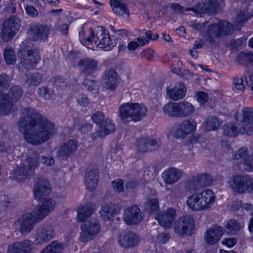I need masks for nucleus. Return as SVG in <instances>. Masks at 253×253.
Instances as JSON below:
<instances>
[{
  "instance_id": "48",
  "label": "nucleus",
  "mask_w": 253,
  "mask_h": 253,
  "mask_svg": "<svg viewBox=\"0 0 253 253\" xmlns=\"http://www.w3.org/2000/svg\"><path fill=\"white\" fill-rule=\"evenodd\" d=\"M145 210L148 213L151 214L159 209V201L157 199H152L147 201L144 205Z\"/></svg>"
},
{
  "instance_id": "2",
  "label": "nucleus",
  "mask_w": 253,
  "mask_h": 253,
  "mask_svg": "<svg viewBox=\"0 0 253 253\" xmlns=\"http://www.w3.org/2000/svg\"><path fill=\"white\" fill-rule=\"evenodd\" d=\"M79 36L83 44L88 45L94 42L98 48L106 50H109L116 44L115 41L113 42L109 31L103 27L98 28L96 37L92 28H89V36L87 38L84 37L83 31L79 32Z\"/></svg>"
},
{
  "instance_id": "64",
  "label": "nucleus",
  "mask_w": 253,
  "mask_h": 253,
  "mask_svg": "<svg viewBox=\"0 0 253 253\" xmlns=\"http://www.w3.org/2000/svg\"><path fill=\"white\" fill-rule=\"evenodd\" d=\"M222 243L228 247L232 248L237 243V240L234 238H225L222 240Z\"/></svg>"
},
{
  "instance_id": "5",
  "label": "nucleus",
  "mask_w": 253,
  "mask_h": 253,
  "mask_svg": "<svg viewBox=\"0 0 253 253\" xmlns=\"http://www.w3.org/2000/svg\"><path fill=\"white\" fill-rule=\"evenodd\" d=\"M39 157L38 152L33 150H29L26 159L13 171L14 175L15 177L20 176L21 179L33 176L35 169L38 167Z\"/></svg>"
},
{
  "instance_id": "57",
  "label": "nucleus",
  "mask_w": 253,
  "mask_h": 253,
  "mask_svg": "<svg viewBox=\"0 0 253 253\" xmlns=\"http://www.w3.org/2000/svg\"><path fill=\"white\" fill-rule=\"evenodd\" d=\"M12 206L13 204L9 198L5 196H3L1 198L0 210H5L6 208H10Z\"/></svg>"
},
{
  "instance_id": "43",
  "label": "nucleus",
  "mask_w": 253,
  "mask_h": 253,
  "mask_svg": "<svg viewBox=\"0 0 253 253\" xmlns=\"http://www.w3.org/2000/svg\"><path fill=\"white\" fill-rule=\"evenodd\" d=\"M178 103L169 102L163 107L164 113L169 116L178 118Z\"/></svg>"
},
{
  "instance_id": "22",
  "label": "nucleus",
  "mask_w": 253,
  "mask_h": 253,
  "mask_svg": "<svg viewBox=\"0 0 253 253\" xmlns=\"http://www.w3.org/2000/svg\"><path fill=\"white\" fill-rule=\"evenodd\" d=\"M176 215L175 210L173 208H169L160 212L156 218L161 226L169 228L172 225Z\"/></svg>"
},
{
  "instance_id": "33",
  "label": "nucleus",
  "mask_w": 253,
  "mask_h": 253,
  "mask_svg": "<svg viewBox=\"0 0 253 253\" xmlns=\"http://www.w3.org/2000/svg\"><path fill=\"white\" fill-rule=\"evenodd\" d=\"M95 209V205L92 203L81 206L77 210V218L78 221L83 222L86 218L89 217Z\"/></svg>"
},
{
  "instance_id": "47",
  "label": "nucleus",
  "mask_w": 253,
  "mask_h": 253,
  "mask_svg": "<svg viewBox=\"0 0 253 253\" xmlns=\"http://www.w3.org/2000/svg\"><path fill=\"white\" fill-rule=\"evenodd\" d=\"M23 94V89L19 85H14L11 87L9 93L7 94L10 98L14 102L18 101Z\"/></svg>"
},
{
  "instance_id": "38",
  "label": "nucleus",
  "mask_w": 253,
  "mask_h": 253,
  "mask_svg": "<svg viewBox=\"0 0 253 253\" xmlns=\"http://www.w3.org/2000/svg\"><path fill=\"white\" fill-rule=\"evenodd\" d=\"M65 247V243L54 241L43 248L40 253H63Z\"/></svg>"
},
{
  "instance_id": "61",
  "label": "nucleus",
  "mask_w": 253,
  "mask_h": 253,
  "mask_svg": "<svg viewBox=\"0 0 253 253\" xmlns=\"http://www.w3.org/2000/svg\"><path fill=\"white\" fill-rule=\"evenodd\" d=\"M42 163L45 166H51L54 164V158L50 157L42 156L41 158Z\"/></svg>"
},
{
  "instance_id": "35",
  "label": "nucleus",
  "mask_w": 253,
  "mask_h": 253,
  "mask_svg": "<svg viewBox=\"0 0 253 253\" xmlns=\"http://www.w3.org/2000/svg\"><path fill=\"white\" fill-rule=\"evenodd\" d=\"M250 158L248 149L246 147H242L238 151L233 152L232 159L234 161V163L243 164L245 167H246L247 162L249 161Z\"/></svg>"
},
{
  "instance_id": "60",
  "label": "nucleus",
  "mask_w": 253,
  "mask_h": 253,
  "mask_svg": "<svg viewBox=\"0 0 253 253\" xmlns=\"http://www.w3.org/2000/svg\"><path fill=\"white\" fill-rule=\"evenodd\" d=\"M78 104L82 107H86L88 104L87 96L84 94H79L77 98Z\"/></svg>"
},
{
  "instance_id": "30",
  "label": "nucleus",
  "mask_w": 253,
  "mask_h": 253,
  "mask_svg": "<svg viewBox=\"0 0 253 253\" xmlns=\"http://www.w3.org/2000/svg\"><path fill=\"white\" fill-rule=\"evenodd\" d=\"M78 145L77 140H69L60 145L58 150V155L60 157L69 156L77 150Z\"/></svg>"
},
{
  "instance_id": "55",
  "label": "nucleus",
  "mask_w": 253,
  "mask_h": 253,
  "mask_svg": "<svg viewBox=\"0 0 253 253\" xmlns=\"http://www.w3.org/2000/svg\"><path fill=\"white\" fill-rule=\"evenodd\" d=\"M244 78L246 85L253 91V70L248 71L244 74Z\"/></svg>"
},
{
  "instance_id": "13",
  "label": "nucleus",
  "mask_w": 253,
  "mask_h": 253,
  "mask_svg": "<svg viewBox=\"0 0 253 253\" xmlns=\"http://www.w3.org/2000/svg\"><path fill=\"white\" fill-rule=\"evenodd\" d=\"M208 33L216 38L221 37L230 35L233 31V26L228 21L219 22L218 25L215 24L208 26Z\"/></svg>"
},
{
  "instance_id": "36",
  "label": "nucleus",
  "mask_w": 253,
  "mask_h": 253,
  "mask_svg": "<svg viewBox=\"0 0 253 253\" xmlns=\"http://www.w3.org/2000/svg\"><path fill=\"white\" fill-rule=\"evenodd\" d=\"M119 208L114 204L110 203L102 206L100 211V216L104 220H109L113 214H118L119 212Z\"/></svg>"
},
{
  "instance_id": "12",
  "label": "nucleus",
  "mask_w": 253,
  "mask_h": 253,
  "mask_svg": "<svg viewBox=\"0 0 253 253\" xmlns=\"http://www.w3.org/2000/svg\"><path fill=\"white\" fill-rule=\"evenodd\" d=\"M56 232L54 227L49 224L43 225L38 227L35 235V244L42 245L48 243L55 236Z\"/></svg>"
},
{
  "instance_id": "14",
  "label": "nucleus",
  "mask_w": 253,
  "mask_h": 253,
  "mask_svg": "<svg viewBox=\"0 0 253 253\" xmlns=\"http://www.w3.org/2000/svg\"><path fill=\"white\" fill-rule=\"evenodd\" d=\"M212 178L207 173L198 175L190 179L186 183V187L189 191H195L211 185Z\"/></svg>"
},
{
  "instance_id": "29",
  "label": "nucleus",
  "mask_w": 253,
  "mask_h": 253,
  "mask_svg": "<svg viewBox=\"0 0 253 253\" xmlns=\"http://www.w3.org/2000/svg\"><path fill=\"white\" fill-rule=\"evenodd\" d=\"M187 92L185 85L182 83H177L171 88H167V95L172 100H178L184 97Z\"/></svg>"
},
{
  "instance_id": "6",
  "label": "nucleus",
  "mask_w": 253,
  "mask_h": 253,
  "mask_svg": "<svg viewBox=\"0 0 253 253\" xmlns=\"http://www.w3.org/2000/svg\"><path fill=\"white\" fill-rule=\"evenodd\" d=\"M21 20L17 16L12 15L5 19L0 25V42L11 41L19 30Z\"/></svg>"
},
{
  "instance_id": "44",
  "label": "nucleus",
  "mask_w": 253,
  "mask_h": 253,
  "mask_svg": "<svg viewBox=\"0 0 253 253\" xmlns=\"http://www.w3.org/2000/svg\"><path fill=\"white\" fill-rule=\"evenodd\" d=\"M42 81V75L38 72H36L27 75L25 83L27 87H30L39 85Z\"/></svg>"
},
{
  "instance_id": "20",
  "label": "nucleus",
  "mask_w": 253,
  "mask_h": 253,
  "mask_svg": "<svg viewBox=\"0 0 253 253\" xmlns=\"http://www.w3.org/2000/svg\"><path fill=\"white\" fill-rule=\"evenodd\" d=\"M224 135L235 137L238 133L251 135L253 134V126H243L238 130L236 125L233 123L224 124L221 127Z\"/></svg>"
},
{
  "instance_id": "62",
  "label": "nucleus",
  "mask_w": 253,
  "mask_h": 253,
  "mask_svg": "<svg viewBox=\"0 0 253 253\" xmlns=\"http://www.w3.org/2000/svg\"><path fill=\"white\" fill-rule=\"evenodd\" d=\"M208 95L204 92L200 91L197 93V100L201 104H205L208 99Z\"/></svg>"
},
{
  "instance_id": "50",
  "label": "nucleus",
  "mask_w": 253,
  "mask_h": 253,
  "mask_svg": "<svg viewBox=\"0 0 253 253\" xmlns=\"http://www.w3.org/2000/svg\"><path fill=\"white\" fill-rule=\"evenodd\" d=\"M83 85L85 89L90 91L98 89V86L96 84V82L93 80L88 78L84 79L83 82Z\"/></svg>"
},
{
  "instance_id": "53",
  "label": "nucleus",
  "mask_w": 253,
  "mask_h": 253,
  "mask_svg": "<svg viewBox=\"0 0 253 253\" xmlns=\"http://www.w3.org/2000/svg\"><path fill=\"white\" fill-rule=\"evenodd\" d=\"M92 121L99 126L106 120L104 113L100 111H96L91 116Z\"/></svg>"
},
{
  "instance_id": "15",
  "label": "nucleus",
  "mask_w": 253,
  "mask_h": 253,
  "mask_svg": "<svg viewBox=\"0 0 253 253\" xmlns=\"http://www.w3.org/2000/svg\"><path fill=\"white\" fill-rule=\"evenodd\" d=\"M144 217L143 213L136 205L130 206L125 209L123 219L128 225H134L140 223Z\"/></svg>"
},
{
  "instance_id": "25",
  "label": "nucleus",
  "mask_w": 253,
  "mask_h": 253,
  "mask_svg": "<svg viewBox=\"0 0 253 253\" xmlns=\"http://www.w3.org/2000/svg\"><path fill=\"white\" fill-rule=\"evenodd\" d=\"M118 76L117 72L113 69H109L103 76L102 86L106 90L114 91L118 84Z\"/></svg>"
},
{
  "instance_id": "17",
  "label": "nucleus",
  "mask_w": 253,
  "mask_h": 253,
  "mask_svg": "<svg viewBox=\"0 0 253 253\" xmlns=\"http://www.w3.org/2000/svg\"><path fill=\"white\" fill-rule=\"evenodd\" d=\"M77 67L80 73L85 76L92 75L98 69V62L90 58H84L79 60Z\"/></svg>"
},
{
  "instance_id": "34",
  "label": "nucleus",
  "mask_w": 253,
  "mask_h": 253,
  "mask_svg": "<svg viewBox=\"0 0 253 253\" xmlns=\"http://www.w3.org/2000/svg\"><path fill=\"white\" fill-rule=\"evenodd\" d=\"M85 180L86 188L89 191H93L98 185V170L92 169L87 171L85 174Z\"/></svg>"
},
{
  "instance_id": "26",
  "label": "nucleus",
  "mask_w": 253,
  "mask_h": 253,
  "mask_svg": "<svg viewBox=\"0 0 253 253\" xmlns=\"http://www.w3.org/2000/svg\"><path fill=\"white\" fill-rule=\"evenodd\" d=\"M139 240L138 235L130 231L124 232L119 236V244L122 247L126 248L136 246Z\"/></svg>"
},
{
  "instance_id": "63",
  "label": "nucleus",
  "mask_w": 253,
  "mask_h": 253,
  "mask_svg": "<svg viewBox=\"0 0 253 253\" xmlns=\"http://www.w3.org/2000/svg\"><path fill=\"white\" fill-rule=\"evenodd\" d=\"M27 14L32 17H36L38 15V10L33 6L28 5L25 7Z\"/></svg>"
},
{
  "instance_id": "7",
  "label": "nucleus",
  "mask_w": 253,
  "mask_h": 253,
  "mask_svg": "<svg viewBox=\"0 0 253 253\" xmlns=\"http://www.w3.org/2000/svg\"><path fill=\"white\" fill-rule=\"evenodd\" d=\"M49 34L50 29L48 26L37 22L31 23L27 31L29 40L33 42H42L46 41Z\"/></svg>"
},
{
  "instance_id": "27",
  "label": "nucleus",
  "mask_w": 253,
  "mask_h": 253,
  "mask_svg": "<svg viewBox=\"0 0 253 253\" xmlns=\"http://www.w3.org/2000/svg\"><path fill=\"white\" fill-rule=\"evenodd\" d=\"M33 242L26 239L16 242L8 246L7 253H30Z\"/></svg>"
},
{
  "instance_id": "54",
  "label": "nucleus",
  "mask_w": 253,
  "mask_h": 253,
  "mask_svg": "<svg viewBox=\"0 0 253 253\" xmlns=\"http://www.w3.org/2000/svg\"><path fill=\"white\" fill-rule=\"evenodd\" d=\"M233 84L236 89L242 91L245 89V85L242 76H237L233 79Z\"/></svg>"
},
{
  "instance_id": "19",
  "label": "nucleus",
  "mask_w": 253,
  "mask_h": 253,
  "mask_svg": "<svg viewBox=\"0 0 253 253\" xmlns=\"http://www.w3.org/2000/svg\"><path fill=\"white\" fill-rule=\"evenodd\" d=\"M115 129L116 126L114 123L111 119L107 118L99 126L96 131L91 134V138L93 140H96L99 137H104L114 133Z\"/></svg>"
},
{
  "instance_id": "41",
  "label": "nucleus",
  "mask_w": 253,
  "mask_h": 253,
  "mask_svg": "<svg viewBox=\"0 0 253 253\" xmlns=\"http://www.w3.org/2000/svg\"><path fill=\"white\" fill-rule=\"evenodd\" d=\"M110 5L116 14L121 16L126 14L128 16H129L128 10L126 5L118 0H111Z\"/></svg>"
},
{
  "instance_id": "56",
  "label": "nucleus",
  "mask_w": 253,
  "mask_h": 253,
  "mask_svg": "<svg viewBox=\"0 0 253 253\" xmlns=\"http://www.w3.org/2000/svg\"><path fill=\"white\" fill-rule=\"evenodd\" d=\"M38 94L39 96L43 97L45 100H49L50 98V93L47 87L42 86L38 88Z\"/></svg>"
},
{
  "instance_id": "32",
  "label": "nucleus",
  "mask_w": 253,
  "mask_h": 253,
  "mask_svg": "<svg viewBox=\"0 0 253 253\" xmlns=\"http://www.w3.org/2000/svg\"><path fill=\"white\" fill-rule=\"evenodd\" d=\"M182 172L174 168H169L165 170L162 177L166 183L172 184L177 182L182 176Z\"/></svg>"
},
{
  "instance_id": "16",
  "label": "nucleus",
  "mask_w": 253,
  "mask_h": 253,
  "mask_svg": "<svg viewBox=\"0 0 253 253\" xmlns=\"http://www.w3.org/2000/svg\"><path fill=\"white\" fill-rule=\"evenodd\" d=\"M35 185L33 191L35 199L40 200L42 197L49 194L51 192L49 181L42 176H38L35 178Z\"/></svg>"
},
{
  "instance_id": "49",
  "label": "nucleus",
  "mask_w": 253,
  "mask_h": 253,
  "mask_svg": "<svg viewBox=\"0 0 253 253\" xmlns=\"http://www.w3.org/2000/svg\"><path fill=\"white\" fill-rule=\"evenodd\" d=\"M220 125L218 119L215 116L209 117L206 122V128L208 130H214L216 129Z\"/></svg>"
},
{
  "instance_id": "10",
  "label": "nucleus",
  "mask_w": 253,
  "mask_h": 253,
  "mask_svg": "<svg viewBox=\"0 0 253 253\" xmlns=\"http://www.w3.org/2000/svg\"><path fill=\"white\" fill-rule=\"evenodd\" d=\"M195 228V220L190 214L181 216L174 226L175 232L179 236H191Z\"/></svg>"
},
{
  "instance_id": "37",
  "label": "nucleus",
  "mask_w": 253,
  "mask_h": 253,
  "mask_svg": "<svg viewBox=\"0 0 253 253\" xmlns=\"http://www.w3.org/2000/svg\"><path fill=\"white\" fill-rule=\"evenodd\" d=\"M13 103L8 95L0 94V112L2 115H6L11 111Z\"/></svg>"
},
{
  "instance_id": "46",
  "label": "nucleus",
  "mask_w": 253,
  "mask_h": 253,
  "mask_svg": "<svg viewBox=\"0 0 253 253\" xmlns=\"http://www.w3.org/2000/svg\"><path fill=\"white\" fill-rule=\"evenodd\" d=\"M5 62L8 64H13L16 60V57L14 49L10 46L6 47L3 52Z\"/></svg>"
},
{
  "instance_id": "24",
  "label": "nucleus",
  "mask_w": 253,
  "mask_h": 253,
  "mask_svg": "<svg viewBox=\"0 0 253 253\" xmlns=\"http://www.w3.org/2000/svg\"><path fill=\"white\" fill-rule=\"evenodd\" d=\"M160 146V140L149 137L141 138L137 140V149L141 153L156 150Z\"/></svg>"
},
{
  "instance_id": "8",
  "label": "nucleus",
  "mask_w": 253,
  "mask_h": 253,
  "mask_svg": "<svg viewBox=\"0 0 253 253\" xmlns=\"http://www.w3.org/2000/svg\"><path fill=\"white\" fill-rule=\"evenodd\" d=\"M229 184L231 188L238 193L253 192V180L248 176L234 175L231 177Z\"/></svg>"
},
{
  "instance_id": "23",
  "label": "nucleus",
  "mask_w": 253,
  "mask_h": 253,
  "mask_svg": "<svg viewBox=\"0 0 253 253\" xmlns=\"http://www.w3.org/2000/svg\"><path fill=\"white\" fill-rule=\"evenodd\" d=\"M197 122L191 118L184 120L179 125L176 131L175 136L177 138L183 139L188 134L193 133L196 130Z\"/></svg>"
},
{
  "instance_id": "39",
  "label": "nucleus",
  "mask_w": 253,
  "mask_h": 253,
  "mask_svg": "<svg viewBox=\"0 0 253 253\" xmlns=\"http://www.w3.org/2000/svg\"><path fill=\"white\" fill-rule=\"evenodd\" d=\"M178 118H185L191 115L194 111L195 108L188 102L182 101L178 103Z\"/></svg>"
},
{
  "instance_id": "1",
  "label": "nucleus",
  "mask_w": 253,
  "mask_h": 253,
  "mask_svg": "<svg viewBox=\"0 0 253 253\" xmlns=\"http://www.w3.org/2000/svg\"><path fill=\"white\" fill-rule=\"evenodd\" d=\"M18 126L26 141L35 145L47 141L55 132L53 123L31 108L23 110Z\"/></svg>"
},
{
  "instance_id": "3",
  "label": "nucleus",
  "mask_w": 253,
  "mask_h": 253,
  "mask_svg": "<svg viewBox=\"0 0 253 253\" xmlns=\"http://www.w3.org/2000/svg\"><path fill=\"white\" fill-rule=\"evenodd\" d=\"M215 200V195L210 189L204 190L201 192L193 194L188 197L186 204L192 211H203L210 210Z\"/></svg>"
},
{
  "instance_id": "11",
  "label": "nucleus",
  "mask_w": 253,
  "mask_h": 253,
  "mask_svg": "<svg viewBox=\"0 0 253 253\" xmlns=\"http://www.w3.org/2000/svg\"><path fill=\"white\" fill-rule=\"evenodd\" d=\"M20 58L22 66L26 70L35 68L41 60L40 54L35 49L24 48Z\"/></svg>"
},
{
  "instance_id": "51",
  "label": "nucleus",
  "mask_w": 253,
  "mask_h": 253,
  "mask_svg": "<svg viewBox=\"0 0 253 253\" xmlns=\"http://www.w3.org/2000/svg\"><path fill=\"white\" fill-rule=\"evenodd\" d=\"M251 18V16L245 11H241L236 16L235 21L237 24L241 25Z\"/></svg>"
},
{
  "instance_id": "4",
  "label": "nucleus",
  "mask_w": 253,
  "mask_h": 253,
  "mask_svg": "<svg viewBox=\"0 0 253 253\" xmlns=\"http://www.w3.org/2000/svg\"><path fill=\"white\" fill-rule=\"evenodd\" d=\"M147 112V108L142 104L126 103L120 106L119 116L124 122H137L144 118Z\"/></svg>"
},
{
  "instance_id": "52",
  "label": "nucleus",
  "mask_w": 253,
  "mask_h": 253,
  "mask_svg": "<svg viewBox=\"0 0 253 253\" xmlns=\"http://www.w3.org/2000/svg\"><path fill=\"white\" fill-rule=\"evenodd\" d=\"M10 80L8 76L5 74L0 75V89H7L10 86Z\"/></svg>"
},
{
  "instance_id": "18",
  "label": "nucleus",
  "mask_w": 253,
  "mask_h": 253,
  "mask_svg": "<svg viewBox=\"0 0 253 253\" xmlns=\"http://www.w3.org/2000/svg\"><path fill=\"white\" fill-rule=\"evenodd\" d=\"M42 205L37 206L33 211L39 221L42 220L52 211L55 206L54 201L49 198L42 199Z\"/></svg>"
},
{
  "instance_id": "42",
  "label": "nucleus",
  "mask_w": 253,
  "mask_h": 253,
  "mask_svg": "<svg viewBox=\"0 0 253 253\" xmlns=\"http://www.w3.org/2000/svg\"><path fill=\"white\" fill-rule=\"evenodd\" d=\"M224 226L227 232L231 235L237 234L240 230L241 225L240 223L235 219H230L225 221Z\"/></svg>"
},
{
  "instance_id": "21",
  "label": "nucleus",
  "mask_w": 253,
  "mask_h": 253,
  "mask_svg": "<svg viewBox=\"0 0 253 253\" xmlns=\"http://www.w3.org/2000/svg\"><path fill=\"white\" fill-rule=\"evenodd\" d=\"M220 7L217 0H203L197 4L196 9L200 13L214 15L220 10Z\"/></svg>"
},
{
  "instance_id": "59",
  "label": "nucleus",
  "mask_w": 253,
  "mask_h": 253,
  "mask_svg": "<svg viewBox=\"0 0 253 253\" xmlns=\"http://www.w3.org/2000/svg\"><path fill=\"white\" fill-rule=\"evenodd\" d=\"M170 235L166 232L159 234L157 237V241L161 244H166L170 239Z\"/></svg>"
},
{
  "instance_id": "31",
  "label": "nucleus",
  "mask_w": 253,
  "mask_h": 253,
  "mask_svg": "<svg viewBox=\"0 0 253 253\" xmlns=\"http://www.w3.org/2000/svg\"><path fill=\"white\" fill-rule=\"evenodd\" d=\"M223 234V228L221 226H216L208 230L205 234L207 243L212 245L216 243Z\"/></svg>"
},
{
  "instance_id": "58",
  "label": "nucleus",
  "mask_w": 253,
  "mask_h": 253,
  "mask_svg": "<svg viewBox=\"0 0 253 253\" xmlns=\"http://www.w3.org/2000/svg\"><path fill=\"white\" fill-rule=\"evenodd\" d=\"M113 189L118 192H122L124 190V182L121 179H117L112 182Z\"/></svg>"
},
{
  "instance_id": "40",
  "label": "nucleus",
  "mask_w": 253,
  "mask_h": 253,
  "mask_svg": "<svg viewBox=\"0 0 253 253\" xmlns=\"http://www.w3.org/2000/svg\"><path fill=\"white\" fill-rule=\"evenodd\" d=\"M241 112L242 116L241 122L245 124L244 126H253V108L244 107Z\"/></svg>"
},
{
  "instance_id": "28",
  "label": "nucleus",
  "mask_w": 253,
  "mask_h": 253,
  "mask_svg": "<svg viewBox=\"0 0 253 253\" xmlns=\"http://www.w3.org/2000/svg\"><path fill=\"white\" fill-rule=\"evenodd\" d=\"M39 221L35 213L34 215L30 213L24 215L20 225L21 233L22 234H28Z\"/></svg>"
},
{
  "instance_id": "45",
  "label": "nucleus",
  "mask_w": 253,
  "mask_h": 253,
  "mask_svg": "<svg viewBox=\"0 0 253 253\" xmlns=\"http://www.w3.org/2000/svg\"><path fill=\"white\" fill-rule=\"evenodd\" d=\"M236 60L239 64L247 65L253 63V53L241 52L238 55Z\"/></svg>"
},
{
  "instance_id": "9",
  "label": "nucleus",
  "mask_w": 253,
  "mask_h": 253,
  "mask_svg": "<svg viewBox=\"0 0 253 253\" xmlns=\"http://www.w3.org/2000/svg\"><path fill=\"white\" fill-rule=\"evenodd\" d=\"M80 240L85 243L93 239L100 230V225L95 219L91 218L85 221L81 227Z\"/></svg>"
}]
</instances>
